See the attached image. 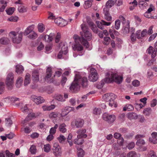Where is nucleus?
<instances>
[{
    "label": "nucleus",
    "mask_w": 157,
    "mask_h": 157,
    "mask_svg": "<svg viewBox=\"0 0 157 157\" xmlns=\"http://www.w3.org/2000/svg\"><path fill=\"white\" fill-rule=\"evenodd\" d=\"M81 28L82 31L80 32L82 40L81 43L85 48H88L90 44L88 41H90L92 38V35L90 29L85 24L81 25Z\"/></svg>",
    "instance_id": "1"
},
{
    "label": "nucleus",
    "mask_w": 157,
    "mask_h": 157,
    "mask_svg": "<svg viewBox=\"0 0 157 157\" xmlns=\"http://www.w3.org/2000/svg\"><path fill=\"white\" fill-rule=\"evenodd\" d=\"M87 78L82 77L78 74L75 75L74 81L70 87V89L72 92H76L79 90L80 85L83 87H85L87 85Z\"/></svg>",
    "instance_id": "2"
},
{
    "label": "nucleus",
    "mask_w": 157,
    "mask_h": 157,
    "mask_svg": "<svg viewBox=\"0 0 157 157\" xmlns=\"http://www.w3.org/2000/svg\"><path fill=\"white\" fill-rule=\"evenodd\" d=\"M123 78L122 76L118 75L116 73H112L110 77L105 78L101 82V88L103 86L104 83L103 81L106 83H111L113 82H115L118 84H120L122 81Z\"/></svg>",
    "instance_id": "3"
},
{
    "label": "nucleus",
    "mask_w": 157,
    "mask_h": 157,
    "mask_svg": "<svg viewBox=\"0 0 157 157\" xmlns=\"http://www.w3.org/2000/svg\"><path fill=\"white\" fill-rule=\"evenodd\" d=\"M18 33L15 31H11L9 34V36L13 43L19 44L22 41L23 33L21 32L18 34Z\"/></svg>",
    "instance_id": "4"
},
{
    "label": "nucleus",
    "mask_w": 157,
    "mask_h": 157,
    "mask_svg": "<svg viewBox=\"0 0 157 157\" xmlns=\"http://www.w3.org/2000/svg\"><path fill=\"white\" fill-rule=\"evenodd\" d=\"M73 38L75 43L72 45L73 49H83L84 47L79 43H77L78 40L81 42L82 39L77 35L75 34L73 36Z\"/></svg>",
    "instance_id": "5"
},
{
    "label": "nucleus",
    "mask_w": 157,
    "mask_h": 157,
    "mask_svg": "<svg viewBox=\"0 0 157 157\" xmlns=\"http://www.w3.org/2000/svg\"><path fill=\"white\" fill-rule=\"evenodd\" d=\"M13 74L12 73H9L7 76L6 80V84L8 86L9 90L12 89L13 83Z\"/></svg>",
    "instance_id": "6"
},
{
    "label": "nucleus",
    "mask_w": 157,
    "mask_h": 157,
    "mask_svg": "<svg viewBox=\"0 0 157 157\" xmlns=\"http://www.w3.org/2000/svg\"><path fill=\"white\" fill-rule=\"evenodd\" d=\"M90 74L89 76V78L91 81L95 82L98 79V77L96 70L94 68L90 69Z\"/></svg>",
    "instance_id": "7"
},
{
    "label": "nucleus",
    "mask_w": 157,
    "mask_h": 157,
    "mask_svg": "<svg viewBox=\"0 0 157 157\" xmlns=\"http://www.w3.org/2000/svg\"><path fill=\"white\" fill-rule=\"evenodd\" d=\"M53 152L56 156L60 155L62 153L61 149L58 143L54 144L52 148Z\"/></svg>",
    "instance_id": "8"
},
{
    "label": "nucleus",
    "mask_w": 157,
    "mask_h": 157,
    "mask_svg": "<svg viewBox=\"0 0 157 157\" xmlns=\"http://www.w3.org/2000/svg\"><path fill=\"white\" fill-rule=\"evenodd\" d=\"M103 119L109 123H113L115 120L116 117L114 115H109L107 113H104L102 116Z\"/></svg>",
    "instance_id": "9"
},
{
    "label": "nucleus",
    "mask_w": 157,
    "mask_h": 157,
    "mask_svg": "<svg viewBox=\"0 0 157 157\" xmlns=\"http://www.w3.org/2000/svg\"><path fill=\"white\" fill-rule=\"evenodd\" d=\"M84 124V121L83 120L78 119L73 121L71 124V126H75L77 128H80L82 127Z\"/></svg>",
    "instance_id": "10"
},
{
    "label": "nucleus",
    "mask_w": 157,
    "mask_h": 157,
    "mask_svg": "<svg viewBox=\"0 0 157 157\" xmlns=\"http://www.w3.org/2000/svg\"><path fill=\"white\" fill-rule=\"evenodd\" d=\"M31 99L37 105L43 103L45 101L43 97L40 96L37 97L35 95L31 96Z\"/></svg>",
    "instance_id": "11"
},
{
    "label": "nucleus",
    "mask_w": 157,
    "mask_h": 157,
    "mask_svg": "<svg viewBox=\"0 0 157 157\" xmlns=\"http://www.w3.org/2000/svg\"><path fill=\"white\" fill-rule=\"evenodd\" d=\"M74 110V108L67 106L62 109L61 113L60 114V115L62 117H64L67 115L70 111H73Z\"/></svg>",
    "instance_id": "12"
},
{
    "label": "nucleus",
    "mask_w": 157,
    "mask_h": 157,
    "mask_svg": "<svg viewBox=\"0 0 157 157\" xmlns=\"http://www.w3.org/2000/svg\"><path fill=\"white\" fill-rule=\"evenodd\" d=\"M116 98L115 95L112 93H107L103 96V99L106 101H109Z\"/></svg>",
    "instance_id": "13"
},
{
    "label": "nucleus",
    "mask_w": 157,
    "mask_h": 157,
    "mask_svg": "<svg viewBox=\"0 0 157 157\" xmlns=\"http://www.w3.org/2000/svg\"><path fill=\"white\" fill-rule=\"evenodd\" d=\"M86 131V130L85 129H78L77 131V133L78 134L77 137L79 138H86L87 137V135L85 134Z\"/></svg>",
    "instance_id": "14"
},
{
    "label": "nucleus",
    "mask_w": 157,
    "mask_h": 157,
    "mask_svg": "<svg viewBox=\"0 0 157 157\" xmlns=\"http://www.w3.org/2000/svg\"><path fill=\"white\" fill-rule=\"evenodd\" d=\"M151 136L149 138V141L154 144H156L157 143V132H153L151 134Z\"/></svg>",
    "instance_id": "15"
},
{
    "label": "nucleus",
    "mask_w": 157,
    "mask_h": 157,
    "mask_svg": "<svg viewBox=\"0 0 157 157\" xmlns=\"http://www.w3.org/2000/svg\"><path fill=\"white\" fill-rule=\"evenodd\" d=\"M34 25H30L28 26L25 30L24 32V34L25 35H27L32 32L33 31Z\"/></svg>",
    "instance_id": "16"
},
{
    "label": "nucleus",
    "mask_w": 157,
    "mask_h": 157,
    "mask_svg": "<svg viewBox=\"0 0 157 157\" xmlns=\"http://www.w3.org/2000/svg\"><path fill=\"white\" fill-rule=\"evenodd\" d=\"M40 114L41 113H30L28 114L27 117L25 118V121L26 122L29 121V120H31L33 118H35L39 116Z\"/></svg>",
    "instance_id": "17"
},
{
    "label": "nucleus",
    "mask_w": 157,
    "mask_h": 157,
    "mask_svg": "<svg viewBox=\"0 0 157 157\" xmlns=\"http://www.w3.org/2000/svg\"><path fill=\"white\" fill-rule=\"evenodd\" d=\"M32 79L34 82H37L39 81V72L36 70H35L33 72Z\"/></svg>",
    "instance_id": "18"
},
{
    "label": "nucleus",
    "mask_w": 157,
    "mask_h": 157,
    "mask_svg": "<svg viewBox=\"0 0 157 157\" xmlns=\"http://www.w3.org/2000/svg\"><path fill=\"white\" fill-rule=\"evenodd\" d=\"M10 43V40L7 37H3L0 39V44H2L6 45Z\"/></svg>",
    "instance_id": "19"
},
{
    "label": "nucleus",
    "mask_w": 157,
    "mask_h": 157,
    "mask_svg": "<svg viewBox=\"0 0 157 157\" xmlns=\"http://www.w3.org/2000/svg\"><path fill=\"white\" fill-rule=\"evenodd\" d=\"M123 33L124 34H127L129 31V21H127L126 24L124 26L122 29Z\"/></svg>",
    "instance_id": "20"
},
{
    "label": "nucleus",
    "mask_w": 157,
    "mask_h": 157,
    "mask_svg": "<svg viewBox=\"0 0 157 157\" xmlns=\"http://www.w3.org/2000/svg\"><path fill=\"white\" fill-rule=\"evenodd\" d=\"M52 75V68L51 67L47 68L46 71V75L45 77V81H48V79L50 78Z\"/></svg>",
    "instance_id": "21"
},
{
    "label": "nucleus",
    "mask_w": 157,
    "mask_h": 157,
    "mask_svg": "<svg viewBox=\"0 0 157 157\" xmlns=\"http://www.w3.org/2000/svg\"><path fill=\"white\" fill-rule=\"evenodd\" d=\"M55 108L54 105H44L42 106V108L44 111H50L53 109Z\"/></svg>",
    "instance_id": "22"
},
{
    "label": "nucleus",
    "mask_w": 157,
    "mask_h": 157,
    "mask_svg": "<svg viewBox=\"0 0 157 157\" xmlns=\"http://www.w3.org/2000/svg\"><path fill=\"white\" fill-rule=\"evenodd\" d=\"M66 125L64 123L60 124L59 127V131L62 133H64L67 132Z\"/></svg>",
    "instance_id": "23"
},
{
    "label": "nucleus",
    "mask_w": 157,
    "mask_h": 157,
    "mask_svg": "<svg viewBox=\"0 0 157 157\" xmlns=\"http://www.w3.org/2000/svg\"><path fill=\"white\" fill-rule=\"evenodd\" d=\"M60 114L58 112H53L49 115V117L51 119H56L57 117L59 116Z\"/></svg>",
    "instance_id": "24"
},
{
    "label": "nucleus",
    "mask_w": 157,
    "mask_h": 157,
    "mask_svg": "<svg viewBox=\"0 0 157 157\" xmlns=\"http://www.w3.org/2000/svg\"><path fill=\"white\" fill-rule=\"evenodd\" d=\"M16 71L18 74H20L22 73L24 71L23 67L21 65L18 64L16 66Z\"/></svg>",
    "instance_id": "25"
},
{
    "label": "nucleus",
    "mask_w": 157,
    "mask_h": 157,
    "mask_svg": "<svg viewBox=\"0 0 157 157\" xmlns=\"http://www.w3.org/2000/svg\"><path fill=\"white\" fill-rule=\"evenodd\" d=\"M54 35L53 33H51L49 35H45L44 37V40L48 42H50L53 39L52 36Z\"/></svg>",
    "instance_id": "26"
},
{
    "label": "nucleus",
    "mask_w": 157,
    "mask_h": 157,
    "mask_svg": "<svg viewBox=\"0 0 157 157\" xmlns=\"http://www.w3.org/2000/svg\"><path fill=\"white\" fill-rule=\"evenodd\" d=\"M127 117L130 119H136L137 118V115L136 113L132 112L127 114Z\"/></svg>",
    "instance_id": "27"
},
{
    "label": "nucleus",
    "mask_w": 157,
    "mask_h": 157,
    "mask_svg": "<svg viewBox=\"0 0 157 157\" xmlns=\"http://www.w3.org/2000/svg\"><path fill=\"white\" fill-rule=\"evenodd\" d=\"M84 142V140L82 137H78L74 140V143L75 144L79 145L82 144Z\"/></svg>",
    "instance_id": "28"
},
{
    "label": "nucleus",
    "mask_w": 157,
    "mask_h": 157,
    "mask_svg": "<svg viewBox=\"0 0 157 157\" xmlns=\"http://www.w3.org/2000/svg\"><path fill=\"white\" fill-rule=\"evenodd\" d=\"M68 52V50H64V51H63L62 50H61L57 55L58 58L61 59L63 55H66Z\"/></svg>",
    "instance_id": "29"
},
{
    "label": "nucleus",
    "mask_w": 157,
    "mask_h": 157,
    "mask_svg": "<svg viewBox=\"0 0 157 157\" xmlns=\"http://www.w3.org/2000/svg\"><path fill=\"white\" fill-rule=\"evenodd\" d=\"M23 104L21 103L20 104V106H22L21 108V111L23 113H28L29 111V109L28 108V104H26L24 105H22Z\"/></svg>",
    "instance_id": "30"
},
{
    "label": "nucleus",
    "mask_w": 157,
    "mask_h": 157,
    "mask_svg": "<svg viewBox=\"0 0 157 157\" xmlns=\"http://www.w3.org/2000/svg\"><path fill=\"white\" fill-rule=\"evenodd\" d=\"M59 142L61 144H64L66 140V137L62 134H60L57 138Z\"/></svg>",
    "instance_id": "31"
},
{
    "label": "nucleus",
    "mask_w": 157,
    "mask_h": 157,
    "mask_svg": "<svg viewBox=\"0 0 157 157\" xmlns=\"http://www.w3.org/2000/svg\"><path fill=\"white\" fill-rule=\"evenodd\" d=\"M134 109L133 106L131 104H127L124 107L123 110L125 111L126 110L128 111H132Z\"/></svg>",
    "instance_id": "32"
},
{
    "label": "nucleus",
    "mask_w": 157,
    "mask_h": 157,
    "mask_svg": "<svg viewBox=\"0 0 157 157\" xmlns=\"http://www.w3.org/2000/svg\"><path fill=\"white\" fill-rule=\"evenodd\" d=\"M37 36L38 35L34 31H33L30 33L28 36L29 39L32 40L36 39L37 38Z\"/></svg>",
    "instance_id": "33"
},
{
    "label": "nucleus",
    "mask_w": 157,
    "mask_h": 157,
    "mask_svg": "<svg viewBox=\"0 0 157 157\" xmlns=\"http://www.w3.org/2000/svg\"><path fill=\"white\" fill-rule=\"evenodd\" d=\"M30 75L28 73L26 74L25 77V78L24 81V85L26 86L27 85L29 84V83L30 82Z\"/></svg>",
    "instance_id": "34"
},
{
    "label": "nucleus",
    "mask_w": 157,
    "mask_h": 157,
    "mask_svg": "<svg viewBox=\"0 0 157 157\" xmlns=\"http://www.w3.org/2000/svg\"><path fill=\"white\" fill-rule=\"evenodd\" d=\"M37 27L38 31L40 33L43 32L45 29L44 25L42 23H39Z\"/></svg>",
    "instance_id": "35"
},
{
    "label": "nucleus",
    "mask_w": 157,
    "mask_h": 157,
    "mask_svg": "<svg viewBox=\"0 0 157 157\" xmlns=\"http://www.w3.org/2000/svg\"><path fill=\"white\" fill-rule=\"evenodd\" d=\"M115 4V1L113 0H110L108 1L106 3V7L109 8H110L112 7Z\"/></svg>",
    "instance_id": "36"
},
{
    "label": "nucleus",
    "mask_w": 157,
    "mask_h": 157,
    "mask_svg": "<svg viewBox=\"0 0 157 157\" xmlns=\"http://www.w3.org/2000/svg\"><path fill=\"white\" fill-rule=\"evenodd\" d=\"M127 157H139V154L137 155L136 153L134 151H131L128 153L127 155Z\"/></svg>",
    "instance_id": "37"
},
{
    "label": "nucleus",
    "mask_w": 157,
    "mask_h": 157,
    "mask_svg": "<svg viewBox=\"0 0 157 157\" xmlns=\"http://www.w3.org/2000/svg\"><path fill=\"white\" fill-rule=\"evenodd\" d=\"M23 78L21 77H19L17 79L16 83V86L17 87H20L22 85L23 82Z\"/></svg>",
    "instance_id": "38"
},
{
    "label": "nucleus",
    "mask_w": 157,
    "mask_h": 157,
    "mask_svg": "<svg viewBox=\"0 0 157 157\" xmlns=\"http://www.w3.org/2000/svg\"><path fill=\"white\" fill-rule=\"evenodd\" d=\"M15 10V8L13 7H10L6 9V11L8 15H11L13 13Z\"/></svg>",
    "instance_id": "39"
},
{
    "label": "nucleus",
    "mask_w": 157,
    "mask_h": 157,
    "mask_svg": "<svg viewBox=\"0 0 157 157\" xmlns=\"http://www.w3.org/2000/svg\"><path fill=\"white\" fill-rule=\"evenodd\" d=\"M58 127V125L56 124L53 127L51 128L49 131L50 134H54L56 133V129Z\"/></svg>",
    "instance_id": "40"
},
{
    "label": "nucleus",
    "mask_w": 157,
    "mask_h": 157,
    "mask_svg": "<svg viewBox=\"0 0 157 157\" xmlns=\"http://www.w3.org/2000/svg\"><path fill=\"white\" fill-rule=\"evenodd\" d=\"M93 112L94 114L97 115H99L101 113V109L97 108H95L94 109Z\"/></svg>",
    "instance_id": "41"
},
{
    "label": "nucleus",
    "mask_w": 157,
    "mask_h": 157,
    "mask_svg": "<svg viewBox=\"0 0 157 157\" xmlns=\"http://www.w3.org/2000/svg\"><path fill=\"white\" fill-rule=\"evenodd\" d=\"M92 1L87 0L85 1V5L84 6L85 8H87L91 6L92 5Z\"/></svg>",
    "instance_id": "42"
},
{
    "label": "nucleus",
    "mask_w": 157,
    "mask_h": 157,
    "mask_svg": "<svg viewBox=\"0 0 157 157\" xmlns=\"http://www.w3.org/2000/svg\"><path fill=\"white\" fill-rule=\"evenodd\" d=\"M64 21H65V20H64L61 18L56 19L54 21L56 24H57L58 25H60V26H62L60 25L62 22H64Z\"/></svg>",
    "instance_id": "43"
},
{
    "label": "nucleus",
    "mask_w": 157,
    "mask_h": 157,
    "mask_svg": "<svg viewBox=\"0 0 157 157\" xmlns=\"http://www.w3.org/2000/svg\"><path fill=\"white\" fill-rule=\"evenodd\" d=\"M18 10L20 13H24L27 11V8L25 6H19L18 8Z\"/></svg>",
    "instance_id": "44"
},
{
    "label": "nucleus",
    "mask_w": 157,
    "mask_h": 157,
    "mask_svg": "<svg viewBox=\"0 0 157 157\" xmlns=\"http://www.w3.org/2000/svg\"><path fill=\"white\" fill-rule=\"evenodd\" d=\"M157 50H148V53L151 54L152 58H154L156 56V54Z\"/></svg>",
    "instance_id": "45"
},
{
    "label": "nucleus",
    "mask_w": 157,
    "mask_h": 157,
    "mask_svg": "<svg viewBox=\"0 0 157 157\" xmlns=\"http://www.w3.org/2000/svg\"><path fill=\"white\" fill-rule=\"evenodd\" d=\"M51 148V146L49 144H46L44 146V151L46 152H49Z\"/></svg>",
    "instance_id": "46"
},
{
    "label": "nucleus",
    "mask_w": 157,
    "mask_h": 157,
    "mask_svg": "<svg viewBox=\"0 0 157 157\" xmlns=\"http://www.w3.org/2000/svg\"><path fill=\"white\" fill-rule=\"evenodd\" d=\"M85 154L84 151L82 148L78 150V157H83Z\"/></svg>",
    "instance_id": "47"
},
{
    "label": "nucleus",
    "mask_w": 157,
    "mask_h": 157,
    "mask_svg": "<svg viewBox=\"0 0 157 157\" xmlns=\"http://www.w3.org/2000/svg\"><path fill=\"white\" fill-rule=\"evenodd\" d=\"M151 109L150 108H148L144 110L143 113L146 115H149L151 113Z\"/></svg>",
    "instance_id": "48"
},
{
    "label": "nucleus",
    "mask_w": 157,
    "mask_h": 157,
    "mask_svg": "<svg viewBox=\"0 0 157 157\" xmlns=\"http://www.w3.org/2000/svg\"><path fill=\"white\" fill-rule=\"evenodd\" d=\"M145 143L144 141L142 139L138 140L136 143V144L138 146H141L144 145Z\"/></svg>",
    "instance_id": "49"
},
{
    "label": "nucleus",
    "mask_w": 157,
    "mask_h": 157,
    "mask_svg": "<svg viewBox=\"0 0 157 157\" xmlns=\"http://www.w3.org/2000/svg\"><path fill=\"white\" fill-rule=\"evenodd\" d=\"M139 5L140 8L142 7H146L147 6V3L143 0H140L139 2Z\"/></svg>",
    "instance_id": "50"
},
{
    "label": "nucleus",
    "mask_w": 157,
    "mask_h": 157,
    "mask_svg": "<svg viewBox=\"0 0 157 157\" xmlns=\"http://www.w3.org/2000/svg\"><path fill=\"white\" fill-rule=\"evenodd\" d=\"M97 26L100 29H104L103 26V25L102 22V21L101 20L100 21H97L96 22Z\"/></svg>",
    "instance_id": "51"
},
{
    "label": "nucleus",
    "mask_w": 157,
    "mask_h": 157,
    "mask_svg": "<svg viewBox=\"0 0 157 157\" xmlns=\"http://www.w3.org/2000/svg\"><path fill=\"white\" fill-rule=\"evenodd\" d=\"M5 89V85L4 82H0V94L4 92Z\"/></svg>",
    "instance_id": "52"
},
{
    "label": "nucleus",
    "mask_w": 157,
    "mask_h": 157,
    "mask_svg": "<svg viewBox=\"0 0 157 157\" xmlns=\"http://www.w3.org/2000/svg\"><path fill=\"white\" fill-rule=\"evenodd\" d=\"M121 22L119 20H116L115 21V28L116 29H118L120 26Z\"/></svg>",
    "instance_id": "53"
},
{
    "label": "nucleus",
    "mask_w": 157,
    "mask_h": 157,
    "mask_svg": "<svg viewBox=\"0 0 157 157\" xmlns=\"http://www.w3.org/2000/svg\"><path fill=\"white\" fill-rule=\"evenodd\" d=\"M8 20L10 21L16 22L18 20V17L17 16H12L8 19Z\"/></svg>",
    "instance_id": "54"
},
{
    "label": "nucleus",
    "mask_w": 157,
    "mask_h": 157,
    "mask_svg": "<svg viewBox=\"0 0 157 157\" xmlns=\"http://www.w3.org/2000/svg\"><path fill=\"white\" fill-rule=\"evenodd\" d=\"M6 124L7 126H10L12 124V121L10 118H8L6 119Z\"/></svg>",
    "instance_id": "55"
},
{
    "label": "nucleus",
    "mask_w": 157,
    "mask_h": 157,
    "mask_svg": "<svg viewBox=\"0 0 157 157\" xmlns=\"http://www.w3.org/2000/svg\"><path fill=\"white\" fill-rule=\"evenodd\" d=\"M30 151L32 154H35L36 151V147L34 145L31 146L30 148Z\"/></svg>",
    "instance_id": "56"
},
{
    "label": "nucleus",
    "mask_w": 157,
    "mask_h": 157,
    "mask_svg": "<svg viewBox=\"0 0 157 157\" xmlns=\"http://www.w3.org/2000/svg\"><path fill=\"white\" fill-rule=\"evenodd\" d=\"M59 48L61 49H67L68 48L67 44H65L60 43L59 44Z\"/></svg>",
    "instance_id": "57"
},
{
    "label": "nucleus",
    "mask_w": 157,
    "mask_h": 157,
    "mask_svg": "<svg viewBox=\"0 0 157 157\" xmlns=\"http://www.w3.org/2000/svg\"><path fill=\"white\" fill-rule=\"evenodd\" d=\"M104 18L108 21H110L112 20V17L110 14L104 15Z\"/></svg>",
    "instance_id": "58"
},
{
    "label": "nucleus",
    "mask_w": 157,
    "mask_h": 157,
    "mask_svg": "<svg viewBox=\"0 0 157 157\" xmlns=\"http://www.w3.org/2000/svg\"><path fill=\"white\" fill-rule=\"evenodd\" d=\"M114 99H113L109 101V105L110 106L112 107L114 106L115 107H117V105L114 102Z\"/></svg>",
    "instance_id": "59"
},
{
    "label": "nucleus",
    "mask_w": 157,
    "mask_h": 157,
    "mask_svg": "<svg viewBox=\"0 0 157 157\" xmlns=\"http://www.w3.org/2000/svg\"><path fill=\"white\" fill-rule=\"evenodd\" d=\"M135 146L134 142H132L130 143L127 146V147L129 149H131L133 148Z\"/></svg>",
    "instance_id": "60"
},
{
    "label": "nucleus",
    "mask_w": 157,
    "mask_h": 157,
    "mask_svg": "<svg viewBox=\"0 0 157 157\" xmlns=\"http://www.w3.org/2000/svg\"><path fill=\"white\" fill-rule=\"evenodd\" d=\"M124 141V139L121 137L117 140V142L118 144L122 146L123 144Z\"/></svg>",
    "instance_id": "61"
},
{
    "label": "nucleus",
    "mask_w": 157,
    "mask_h": 157,
    "mask_svg": "<svg viewBox=\"0 0 157 157\" xmlns=\"http://www.w3.org/2000/svg\"><path fill=\"white\" fill-rule=\"evenodd\" d=\"M157 100L156 99H154L152 100L151 103V106L153 107L155 106L157 104Z\"/></svg>",
    "instance_id": "62"
},
{
    "label": "nucleus",
    "mask_w": 157,
    "mask_h": 157,
    "mask_svg": "<svg viewBox=\"0 0 157 157\" xmlns=\"http://www.w3.org/2000/svg\"><path fill=\"white\" fill-rule=\"evenodd\" d=\"M56 99L59 101H65L63 96L61 95H59L56 97Z\"/></svg>",
    "instance_id": "63"
},
{
    "label": "nucleus",
    "mask_w": 157,
    "mask_h": 157,
    "mask_svg": "<svg viewBox=\"0 0 157 157\" xmlns=\"http://www.w3.org/2000/svg\"><path fill=\"white\" fill-rule=\"evenodd\" d=\"M140 82L138 80H136L132 82V85L134 86L137 87L140 85Z\"/></svg>",
    "instance_id": "64"
}]
</instances>
